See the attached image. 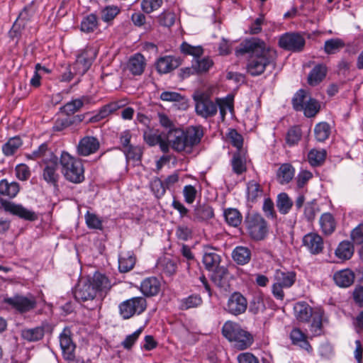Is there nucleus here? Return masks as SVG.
Returning <instances> with one entry per match:
<instances>
[{"instance_id": "58836bf2", "label": "nucleus", "mask_w": 363, "mask_h": 363, "mask_svg": "<svg viewBox=\"0 0 363 363\" xmlns=\"http://www.w3.org/2000/svg\"><path fill=\"white\" fill-rule=\"evenodd\" d=\"M345 46V41L338 38L327 40L324 43V52L327 55H334L340 52Z\"/></svg>"}, {"instance_id": "393cba45", "label": "nucleus", "mask_w": 363, "mask_h": 363, "mask_svg": "<svg viewBox=\"0 0 363 363\" xmlns=\"http://www.w3.org/2000/svg\"><path fill=\"white\" fill-rule=\"evenodd\" d=\"M328 69L325 65H316L308 74V83L311 86L319 84L325 78Z\"/></svg>"}, {"instance_id": "bf43d9fd", "label": "nucleus", "mask_w": 363, "mask_h": 363, "mask_svg": "<svg viewBox=\"0 0 363 363\" xmlns=\"http://www.w3.org/2000/svg\"><path fill=\"white\" fill-rule=\"evenodd\" d=\"M306 92L303 89L298 90L292 99L293 107L296 111H300L304 108Z\"/></svg>"}, {"instance_id": "4be33fe9", "label": "nucleus", "mask_w": 363, "mask_h": 363, "mask_svg": "<svg viewBox=\"0 0 363 363\" xmlns=\"http://www.w3.org/2000/svg\"><path fill=\"white\" fill-rule=\"evenodd\" d=\"M289 337L294 345H296L300 348L305 350L308 352H312L313 349L307 340V335L304 333H303L299 328H294L291 331Z\"/></svg>"}, {"instance_id": "774afa93", "label": "nucleus", "mask_w": 363, "mask_h": 363, "mask_svg": "<svg viewBox=\"0 0 363 363\" xmlns=\"http://www.w3.org/2000/svg\"><path fill=\"white\" fill-rule=\"evenodd\" d=\"M351 238L356 245L363 244V223L359 224L352 230Z\"/></svg>"}, {"instance_id": "7ed1b4c3", "label": "nucleus", "mask_w": 363, "mask_h": 363, "mask_svg": "<svg viewBox=\"0 0 363 363\" xmlns=\"http://www.w3.org/2000/svg\"><path fill=\"white\" fill-rule=\"evenodd\" d=\"M222 334L238 350L249 348L254 342L253 335L250 332L242 328L238 323L230 320L223 324Z\"/></svg>"}, {"instance_id": "72a5a7b5", "label": "nucleus", "mask_w": 363, "mask_h": 363, "mask_svg": "<svg viewBox=\"0 0 363 363\" xmlns=\"http://www.w3.org/2000/svg\"><path fill=\"white\" fill-rule=\"evenodd\" d=\"M319 223L320 229L325 235H330L335 230L336 221L333 216L330 213L322 214Z\"/></svg>"}, {"instance_id": "0eeeda50", "label": "nucleus", "mask_w": 363, "mask_h": 363, "mask_svg": "<svg viewBox=\"0 0 363 363\" xmlns=\"http://www.w3.org/2000/svg\"><path fill=\"white\" fill-rule=\"evenodd\" d=\"M4 303L19 313H25L33 310L37 306L36 298L32 296L15 294L11 297H6Z\"/></svg>"}, {"instance_id": "864d4df0", "label": "nucleus", "mask_w": 363, "mask_h": 363, "mask_svg": "<svg viewBox=\"0 0 363 363\" xmlns=\"http://www.w3.org/2000/svg\"><path fill=\"white\" fill-rule=\"evenodd\" d=\"M262 195V190L259 183L255 181H250L247 184V198L248 200L254 202L258 197Z\"/></svg>"}, {"instance_id": "338daca9", "label": "nucleus", "mask_w": 363, "mask_h": 363, "mask_svg": "<svg viewBox=\"0 0 363 363\" xmlns=\"http://www.w3.org/2000/svg\"><path fill=\"white\" fill-rule=\"evenodd\" d=\"M116 108V105L113 104H108L107 106H105L103 108L101 109L99 113L93 117H91L89 119V121L91 123H95L101 121L103 118H105L106 116H108L110 113L115 111Z\"/></svg>"}, {"instance_id": "09e8293b", "label": "nucleus", "mask_w": 363, "mask_h": 363, "mask_svg": "<svg viewBox=\"0 0 363 363\" xmlns=\"http://www.w3.org/2000/svg\"><path fill=\"white\" fill-rule=\"evenodd\" d=\"M302 132L298 126L291 127L286 135V143L289 147L294 146L301 139Z\"/></svg>"}, {"instance_id": "8fccbe9b", "label": "nucleus", "mask_w": 363, "mask_h": 363, "mask_svg": "<svg viewBox=\"0 0 363 363\" xmlns=\"http://www.w3.org/2000/svg\"><path fill=\"white\" fill-rule=\"evenodd\" d=\"M135 258L131 255H121L118 259V269L121 272L125 273L130 271L135 266Z\"/></svg>"}, {"instance_id": "aec40b11", "label": "nucleus", "mask_w": 363, "mask_h": 363, "mask_svg": "<svg viewBox=\"0 0 363 363\" xmlns=\"http://www.w3.org/2000/svg\"><path fill=\"white\" fill-rule=\"evenodd\" d=\"M60 344L62 350L64 358H69L71 352H74L75 345L71 338V331L69 328H65L60 335Z\"/></svg>"}, {"instance_id": "f257e3e1", "label": "nucleus", "mask_w": 363, "mask_h": 363, "mask_svg": "<svg viewBox=\"0 0 363 363\" xmlns=\"http://www.w3.org/2000/svg\"><path fill=\"white\" fill-rule=\"evenodd\" d=\"M236 56L250 53L247 60L246 70L252 77L262 74L267 67L276 66L277 52L266 45L265 43L257 38L245 40L235 49Z\"/></svg>"}, {"instance_id": "e433bc0d", "label": "nucleus", "mask_w": 363, "mask_h": 363, "mask_svg": "<svg viewBox=\"0 0 363 363\" xmlns=\"http://www.w3.org/2000/svg\"><path fill=\"white\" fill-rule=\"evenodd\" d=\"M19 184L17 182H9L6 179H2L0 182V194L14 198L19 191Z\"/></svg>"}, {"instance_id": "37998d69", "label": "nucleus", "mask_w": 363, "mask_h": 363, "mask_svg": "<svg viewBox=\"0 0 363 363\" xmlns=\"http://www.w3.org/2000/svg\"><path fill=\"white\" fill-rule=\"evenodd\" d=\"M98 26L99 22L97 16L94 13H91L82 19L80 29L84 33H89L94 32Z\"/></svg>"}, {"instance_id": "79ce46f5", "label": "nucleus", "mask_w": 363, "mask_h": 363, "mask_svg": "<svg viewBox=\"0 0 363 363\" xmlns=\"http://www.w3.org/2000/svg\"><path fill=\"white\" fill-rule=\"evenodd\" d=\"M211 272V279L215 284L220 288H225L226 286V279L228 274V269L223 266H220Z\"/></svg>"}, {"instance_id": "f8f14e48", "label": "nucleus", "mask_w": 363, "mask_h": 363, "mask_svg": "<svg viewBox=\"0 0 363 363\" xmlns=\"http://www.w3.org/2000/svg\"><path fill=\"white\" fill-rule=\"evenodd\" d=\"M247 308V298L240 292H233L228 298L225 311L228 313L238 316L243 314Z\"/></svg>"}, {"instance_id": "6e6d98bb", "label": "nucleus", "mask_w": 363, "mask_h": 363, "mask_svg": "<svg viewBox=\"0 0 363 363\" xmlns=\"http://www.w3.org/2000/svg\"><path fill=\"white\" fill-rule=\"evenodd\" d=\"M228 140L232 145L238 149V151H240L243 145V138L235 129H230L227 135Z\"/></svg>"}, {"instance_id": "4d7b16f0", "label": "nucleus", "mask_w": 363, "mask_h": 363, "mask_svg": "<svg viewBox=\"0 0 363 363\" xmlns=\"http://www.w3.org/2000/svg\"><path fill=\"white\" fill-rule=\"evenodd\" d=\"M101 13L102 21L108 23L120 13V9L117 6H107L101 10Z\"/></svg>"}, {"instance_id": "ea45409f", "label": "nucleus", "mask_w": 363, "mask_h": 363, "mask_svg": "<svg viewBox=\"0 0 363 363\" xmlns=\"http://www.w3.org/2000/svg\"><path fill=\"white\" fill-rule=\"evenodd\" d=\"M335 253L340 259H349L353 255L354 246L349 241H342L338 245Z\"/></svg>"}, {"instance_id": "a878e982", "label": "nucleus", "mask_w": 363, "mask_h": 363, "mask_svg": "<svg viewBox=\"0 0 363 363\" xmlns=\"http://www.w3.org/2000/svg\"><path fill=\"white\" fill-rule=\"evenodd\" d=\"M202 262L205 269L209 272H212L220 267L221 257L210 248L209 250H207L204 252Z\"/></svg>"}, {"instance_id": "6ab92c4d", "label": "nucleus", "mask_w": 363, "mask_h": 363, "mask_svg": "<svg viewBox=\"0 0 363 363\" xmlns=\"http://www.w3.org/2000/svg\"><path fill=\"white\" fill-rule=\"evenodd\" d=\"M89 280H91L96 294H106L111 288V283L109 279L100 272H95Z\"/></svg>"}, {"instance_id": "a19ab883", "label": "nucleus", "mask_w": 363, "mask_h": 363, "mask_svg": "<svg viewBox=\"0 0 363 363\" xmlns=\"http://www.w3.org/2000/svg\"><path fill=\"white\" fill-rule=\"evenodd\" d=\"M203 303L202 298L199 294H191L179 301V308L181 310H189L200 306Z\"/></svg>"}, {"instance_id": "2eb2a0df", "label": "nucleus", "mask_w": 363, "mask_h": 363, "mask_svg": "<svg viewBox=\"0 0 363 363\" xmlns=\"http://www.w3.org/2000/svg\"><path fill=\"white\" fill-rule=\"evenodd\" d=\"M303 245L313 255H318L323 250V240L317 233H310L303 238Z\"/></svg>"}, {"instance_id": "7c9ffc66", "label": "nucleus", "mask_w": 363, "mask_h": 363, "mask_svg": "<svg viewBox=\"0 0 363 363\" xmlns=\"http://www.w3.org/2000/svg\"><path fill=\"white\" fill-rule=\"evenodd\" d=\"M294 174V167L289 163H284L278 169L277 177L281 184H286L293 179Z\"/></svg>"}, {"instance_id": "a211bd4d", "label": "nucleus", "mask_w": 363, "mask_h": 363, "mask_svg": "<svg viewBox=\"0 0 363 363\" xmlns=\"http://www.w3.org/2000/svg\"><path fill=\"white\" fill-rule=\"evenodd\" d=\"M181 65L179 57L164 56L160 57L156 62V69L160 74H167L175 69Z\"/></svg>"}, {"instance_id": "49530a36", "label": "nucleus", "mask_w": 363, "mask_h": 363, "mask_svg": "<svg viewBox=\"0 0 363 363\" xmlns=\"http://www.w3.org/2000/svg\"><path fill=\"white\" fill-rule=\"evenodd\" d=\"M293 206V201L287 194L281 193L277 196V207L281 214H286L289 212Z\"/></svg>"}, {"instance_id": "f3484780", "label": "nucleus", "mask_w": 363, "mask_h": 363, "mask_svg": "<svg viewBox=\"0 0 363 363\" xmlns=\"http://www.w3.org/2000/svg\"><path fill=\"white\" fill-rule=\"evenodd\" d=\"M45 164V167L43 172L44 180L50 184L56 186L60 178V175L57 173L58 157L54 158Z\"/></svg>"}, {"instance_id": "680f3d73", "label": "nucleus", "mask_w": 363, "mask_h": 363, "mask_svg": "<svg viewBox=\"0 0 363 363\" xmlns=\"http://www.w3.org/2000/svg\"><path fill=\"white\" fill-rule=\"evenodd\" d=\"M162 3V0H143L141 8L145 13H150L160 8Z\"/></svg>"}, {"instance_id": "dca6fc26", "label": "nucleus", "mask_w": 363, "mask_h": 363, "mask_svg": "<svg viewBox=\"0 0 363 363\" xmlns=\"http://www.w3.org/2000/svg\"><path fill=\"white\" fill-rule=\"evenodd\" d=\"M192 216L194 221L206 222L214 217V211L209 204L198 202L194 208Z\"/></svg>"}, {"instance_id": "423d86ee", "label": "nucleus", "mask_w": 363, "mask_h": 363, "mask_svg": "<svg viewBox=\"0 0 363 363\" xmlns=\"http://www.w3.org/2000/svg\"><path fill=\"white\" fill-rule=\"evenodd\" d=\"M96 55V50L90 46L86 47L78 54L77 60L72 65L74 74L79 75V79L74 84H78L80 82V77L89 69Z\"/></svg>"}, {"instance_id": "20e7f679", "label": "nucleus", "mask_w": 363, "mask_h": 363, "mask_svg": "<svg viewBox=\"0 0 363 363\" xmlns=\"http://www.w3.org/2000/svg\"><path fill=\"white\" fill-rule=\"evenodd\" d=\"M60 164L62 173L67 180L74 184L81 183L84 180V167L81 160L63 152L60 157Z\"/></svg>"}, {"instance_id": "5701e85b", "label": "nucleus", "mask_w": 363, "mask_h": 363, "mask_svg": "<svg viewBox=\"0 0 363 363\" xmlns=\"http://www.w3.org/2000/svg\"><path fill=\"white\" fill-rule=\"evenodd\" d=\"M27 157L31 160L41 159L44 163L57 157L53 152L48 148L46 143L41 144L37 150H33L30 154L27 155Z\"/></svg>"}, {"instance_id": "1a4fd4ad", "label": "nucleus", "mask_w": 363, "mask_h": 363, "mask_svg": "<svg viewBox=\"0 0 363 363\" xmlns=\"http://www.w3.org/2000/svg\"><path fill=\"white\" fill-rule=\"evenodd\" d=\"M147 307L146 299L143 297H133L119 305V312L123 319H128L135 314L142 313Z\"/></svg>"}, {"instance_id": "a18cd8bd", "label": "nucleus", "mask_w": 363, "mask_h": 363, "mask_svg": "<svg viewBox=\"0 0 363 363\" xmlns=\"http://www.w3.org/2000/svg\"><path fill=\"white\" fill-rule=\"evenodd\" d=\"M224 217L227 223L233 227L239 226L242 220L241 213L235 208H228L225 210Z\"/></svg>"}, {"instance_id": "c03bdc74", "label": "nucleus", "mask_w": 363, "mask_h": 363, "mask_svg": "<svg viewBox=\"0 0 363 363\" xmlns=\"http://www.w3.org/2000/svg\"><path fill=\"white\" fill-rule=\"evenodd\" d=\"M326 157V151L323 149L317 150L312 149L308 154V160L313 167H318L321 165Z\"/></svg>"}, {"instance_id": "de8ad7c7", "label": "nucleus", "mask_w": 363, "mask_h": 363, "mask_svg": "<svg viewBox=\"0 0 363 363\" xmlns=\"http://www.w3.org/2000/svg\"><path fill=\"white\" fill-rule=\"evenodd\" d=\"M330 133V126L326 122L319 123L315 126V137L319 142H323L327 140L329 138Z\"/></svg>"}, {"instance_id": "39448f33", "label": "nucleus", "mask_w": 363, "mask_h": 363, "mask_svg": "<svg viewBox=\"0 0 363 363\" xmlns=\"http://www.w3.org/2000/svg\"><path fill=\"white\" fill-rule=\"evenodd\" d=\"M244 225L247 235L254 241L264 240L269 233L267 220L257 213H247L244 220Z\"/></svg>"}, {"instance_id": "c9c22d12", "label": "nucleus", "mask_w": 363, "mask_h": 363, "mask_svg": "<svg viewBox=\"0 0 363 363\" xmlns=\"http://www.w3.org/2000/svg\"><path fill=\"white\" fill-rule=\"evenodd\" d=\"M22 145L23 141L19 136L11 138L2 146V152L6 157L12 156L17 152Z\"/></svg>"}, {"instance_id": "5fc2aeb1", "label": "nucleus", "mask_w": 363, "mask_h": 363, "mask_svg": "<svg viewBox=\"0 0 363 363\" xmlns=\"http://www.w3.org/2000/svg\"><path fill=\"white\" fill-rule=\"evenodd\" d=\"M157 19L160 26L171 27L175 23L176 14L171 11H164L158 16Z\"/></svg>"}, {"instance_id": "e2e57ef3", "label": "nucleus", "mask_w": 363, "mask_h": 363, "mask_svg": "<svg viewBox=\"0 0 363 363\" xmlns=\"http://www.w3.org/2000/svg\"><path fill=\"white\" fill-rule=\"evenodd\" d=\"M126 157L134 160V161H140L143 155V150L139 146H133L130 145L126 149L123 150Z\"/></svg>"}, {"instance_id": "69168bd1", "label": "nucleus", "mask_w": 363, "mask_h": 363, "mask_svg": "<svg viewBox=\"0 0 363 363\" xmlns=\"http://www.w3.org/2000/svg\"><path fill=\"white\" fill-rule=\"evenodd\" d=\"M150 187L157 198L162 196L165 194L167 189L164 182L159 178H155L151 182Z\"/></svg>"}, {"instance_id": "b1692460", "label": "nucleus", "mask_w": 363, "mask_h": 363, "mask_svg": "<svg viewBox=\"0 0 363 363\" xmlns=\"http://www.w3.org/2000/svg\"><path fill=\"white\" fill-rule=\"evenodd\" d=\"M294 315L299 322H309L313 317V308L306 302H298L294 307Z\"/></svg>"}, {"instance_id": "603ef678", "label": "nucleus", "mask_w": 363, "mask_h": 363, "mask_svg": "<svg viewBox=\"0 0 363 363\" xmlns=\"http://www.w3.org/2000/svg\"><path fill=\"white\" fill-rule=\"evenodd\" d=\"M181 51L185 55H192L195 60L196 58H200L203 54V49L201 46H193L186 42L182 43Z\"/></svg>"}, {"instance_id": "473e14b6", "label": "nucleus", "mask_w": 363, "mask_h": 363, "mask_svg": "<svg viewBox=\"0 0 363 363\" xmlns=\"http://www.w3.org/2000/svg\"><path fill=\"white\" fill-rule=\"evenodd\" d=\"M90 101L91 99L89 96H83L79 99H76L67 102L62 108V110L67 116H69L79 111L84 104H89Z\"/></svg>"}, {"instance_id": "9b49d317", "label": "nucleus", "mask_w": 363, "mask_h": 363, "mask_svg": "<svg viewBox=\"0 0 363 363\" xmlns=\"http://www.w3.org/2000/svg\"><path fill=\"white\" fill-rule=\"evenodd\" d=\"M306 44L304 38L296 33H286L282 35L279 40V46L291 52H301Z\"/></svg>"}, {"instance_id": "052dcab7", "label": "nucleus", "mask_w": 363, "mask_h": 363, "mask_svg": "<svg viewBox=\"0 0 363 363\" xmlns=\"http://www.w3.org/2000/svg\"><path fill=\"white\" fill-rule=\"evenodd\" d=\"M85 220L88 228L91 229L102 230V220L94 213L87 212L85 214Z\"/></svg>"}, {"instance_id": "412c9836", "label": "nucleus", "mask_w": 363, "mask_h": 363, "mask_svg": "<svg viewBox=\"0 0 363 363\" xmlns=\"http://www.w3.org/2000/svg\"><path fill=\"white\" fill-rule=\"evenodd\" d=\"M161 288V282L157 277H151L145 279L140 284V290L146 296L157 295Z\"/></svg>"}, {"instance_id": "3c124183", "label": "nucleus", "mask_w": 363, "mask_h": 363, "mask_svg": "<svg viewBox=\"0 0 363 363\" xmlns=\"http://www.w3.org/2000/svg\"><path fill=\"white\" fill-rule=\"evenodd\" d=\"M192 62L194 65V69H196V74L207 72L213 65V62L210 57L196 58Z\"/></svg>"}, {"instance_id": "9d476101", "label": "nucleus", "mask_w": 363, "mask_h": 363, "mask_svg": "<svg viewBox=\"0 0 363 363\" xmlns=\"http://www.w3.org/2000/svg\"><path fill=\"white\" fill-rule=\"evenodd\" d=\"M195 111L204 118H211L217 113V105L208 96L200 94L194 97Z\"/></svg>"}, {"instance_id": "ddd939ff", "label": "nucleus", "mask_w": 363, "mask_h": 363, "mask_svg": "<svg viewBox=\"0 0 363 363\" xmlns=\"http://www.w3.org/2000/svg\"><path fill=\"white\" fill-rule=\"evenodd\" d=\"M96 291L94 289L91 280H82L76 286L74 297L79 302L92 301L96 296Z\"/></svg>"}, {"instance_id": "f704fd0d", "label": "nucleus", "mask_w": 363, "mask_h": 363, "mask_svg": "<svg viewBox=\"0 0 363 363\" xmlns=\"http://www.w3.org/2000/svg\"><path fill=\"white\" fill-rule=\"evenodd\" d=\"M45 334L44 328L42 326L33 328H26L21 330V337L28 342H36L41 340Z\"/></svg>"}, {"instance_id": "c756f323", "label": "nucleus", "mask_w": 363, "mask_h": 363, "mask_svg": "<svg viewBox=\"0 0 363 363\" xmlns=\"http://www.w3.org/2000/svg\"><path fill=\"white\" fill-rule=\"evenodd\" d=\"M230 164L233 172L237 175H241L247 171L246 158L241 151L233 153Z\"/></svg>"}, {"instance_id": "4468645a", "label": "nucleus", "mask_w": 363, "mask_h": 363, "mask_svg": "<svg viewBox=\"0 0 363 363\" xmlns=\"http://www.w3.org/2000/svg\"><path fill=\"white\" fill-rule=\"evenodd\" d=\"M100 147L99 140L93 136L82 138L77 145V153L81 156H88L95 153Z\"/></svg>"}, {"instance_id": "2f4dec72", "label": "nucleus", "mask_w": 363, "mask_h": 363, "mask_svg": "<svg viewBox=\"0 0 363 363\" xmlns=\"http://www.w3.org/2000/svg\"><path fill=\"white\" fill-rule=\"evenodd\" d=\"M251 250L245 246H237L232 252L233 260L240 265H245L251 259Z\"/></svg>"}, {"instance_id": "f03ea898", "label": "nucleus", "mask_w": 363, "mask_h": 363, "mask_svg": "<svg viewBox=\"0 0 363 363\" xmlns=\"http://www.w3.org/2000/svg\"><path fill=\"white\" fill-rule=\"evenodd\" d=\"M203 136V130L201 125L189 127L186 131L176 128L168 131L167 134L172 149L177 152L185 151L188 153L191 152L194 146L200 143Z\"/></svg>"}, {"instance_id": "6e6552de", "label": "nucleus", "mask_w": 363, "mask_h": 363, "mask_svg": "<svg viewBox=\"0 0 363 363\" xmlns=\"http://www.w3.org/2000/svg\"><path fill=\"white\" fill-rule=\"evenodd\" d=\"M0 205L6 212L16 216L24 220L33 222L38 219L37 213L21 204H16L6 199H0Z\"/></svg>"}, {"instance_id": "13d9d810", "label": "nucleus", "mask_w": 363, "mask_h": 363, "mask_svg": "<svg viewBox=\"0 0 363 363\" xmlns=\"http://www.w3.org/2000/svg\"><path fill=\"white\" fill-rule=\"evenodd\" d=\"M33 14L34 10L32 6H26L18 14L16 22L25 28L27 25V23L30 21Z\"/></svg>"}, {"instance_id": "bb28decb", "label": "nucleus", "mask_w": 363, "mask_h": 363, "mask_svg": "<svg viewBox=\"0 0 363 363\" xmlns=\"http://www.w3.org/2000/svg\"><path fill=\"white\" fill-rule=\"evenodd\" d=\"M145 65L144 56L140 53H136L130 58L128 68L133 75H140L143 73Z\"/></svg>"}, {"instance_id": "cd10ccee", "label": "nucleus", "mask_w": 363, "mask_h": 363, "mask_svg": "<svg viewBox=\"0 0 363 363\" xmlns=\"http://www.w3.org/2000/svg\"><path fill=\"white\" fill-rule=\"evenodd\" d=\"M275 283L285 288L291 287L296 281V273L293 271L277 269L274 274Z\"/></svg>"}, {"instance_id": "c85d7f7f", "label": "nucleus", "mask_w": 363, "mask_h": 363, "mask_svg": "<svg viewBox=\"0 0 363 363\" xmlns=\"http://www.w3.org/2000/svg\"><path fill=\"white\" fill-rule=\"evenodd\" d=\"M333 279L337 286L346 288L353 284L354 274L350 269L340 270L334 274Z\"/></svg>"}, {"instance_id": "0e129e2a", "label": "nucleus", "mask_w": 363, "mask_h": 363, "mask_svg": "<svg viewBox=\"0 0 363 363\" xmlns=\"http://www.w3.org/2000/svg\"><path fill=\"white\" fill-rule=\"evenodd\" d=\"M320 106L318 102L313 99H310L304 105V114L307 117H313L319 111Z\"/></svg>"}, {"instance_id": "4c0bfd02", "label": "nucleus", "mask_w": 363, "mask_h": 363, "mask_svg": "<svg viewBox=\"0 0 363 363\" xmlns=\"http://www.w3.org/2000/svg\"><path fill=\"white\" fill-rule=\"evenodd\" d=\"M216 104L217 105V109L219 108L220 119L224 121L227 111H233V99L229 96L225 98H217Z\"/></svg>"}]
</instances>
